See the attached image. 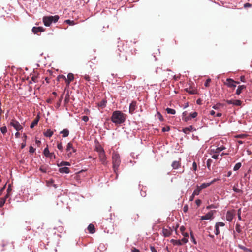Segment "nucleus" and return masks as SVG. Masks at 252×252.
<instances>
[{
    "instance_id": "nucleus-23",
    "label": "nucleus",
    "mask_w": 252,
    "mask_h": 252,
    "mask_svg": "<svg viewBox=\"0 0 252 252\" xmlns=\"http://www.w3.org/2000/svg\"><path fill=\"white\" fill-rule=\"evenodd\" d=\"M88 230L90 233H94L95 231L94 226L92 224L89 225Z\"/></svg>"
},
{
    "instance_id": "nucleus-61",
    "label": "nucleus",
    "mask_w": 252,
    "mask_h": 252,
    "mask_svg": "<svg viewBox=\"0 0 252 252\" xmlns=\"http://www.w3.org/2000/svg\"><path fill=\"white\" fill-rule=\"evenodd\" d=\"M195 203H196V205H197L198 206H200V205L201 204V200H199V199H197V200H196V201H195Z\"/></svg>"
},
{
    "instance_id": "nucleus-40",
    "label": "nucleus",
    "mask_w": 252,
    "mask_h": 252,
    "mask_svg": "<svg viewBox=\"0 0 252 252\" xmlns=\"http://www.w3.org/2000/svg\"><path fill=\"white\" fill-rule=\"evenodd\" d=\"M0 131L2 134H5L7 131V127L6 126H3L1 127Z\"/></svg>"
},
{
    "instance_id": "nucleus-46",
    "label": "nucleus",
    "mask_w": 252,
    "mask_h": 252,
    "mask_svg": "<svg viewBox=\"0 0 252 252\" xmlns=\"http://www.w3.org/2000/svg\"><path fill=\"white\" fill-rule=\"evenodd\" d=\"M219 233H220V230L219 229V226H218L217 225H215V234L217 235Z\"/></svg>"
},
{
    "instance_id": "nucleus-59",
    "label": "nucleus",
    "mask_w": 252,
    "mask_h": 252,
    "mask_svg": "<svg viewBox=\"0 0 252 252\" xmlns=\"http://www.w3.org/2000/svg\"><path fill=\"white\" fill-rule=\"evenodd\" d=\"M185 229H186L185 227L183 226H181L180 228V230L182 233L185 232Z\"/></svg>"
},
{
    "instance_id": "nucleus-51",
    "label": "nucleus",
    "mask_w": 252,
    "mask_h": 252,
    "mask_svg": "<svg viewBox=\"0 0 252 252\" xmlns=\"http://www.w3.org/2000/svg\"><path fill=\"white\" fill-rule=\"evenodd\" d=\"M169 130H170V128L169 126L163 127L162 129V132L168 131Z\"/></svg>"
},
{
    "instance_id": "nucleus-1",
    "label": "nucleus",
    "mask_w": 252,
    "mask_h": 252,
    "mask_svg": "<svg viewBox=\"0 0 252 252\" xmlns=\"http://www.w3.org/2000/svg\"><path fill=\"white\" fill-rule=\"evenodd\" d=\"M111 121L116 124H120L125 121V114L120 111L113 112L111 118Z\"/></svg>"
},
{
    "instance_id": "nucleus-15",
    "label": "nucleus",
    "mask_w": 252,
    "mask_h": 252,
    "mask_svg": "<svg viewBox=\"0 0 252 252\" xmlns=\"http://www.w3.org/2000/svg\"><path fill=\"white\" fill-rule=\"evenodd\" d=\"M74 80V75L72 73H69L67 75V78L66 79L65 82L67 85H69L70 82Z\"/></svg>"
},
{
    "instance_id": "nucleus-28",
    "label": "nucleus",
    "mask_w": 252,
    "mask_h": 252,
    "mask_svg": "<svg viewBox=\"0 0 252 252\" xmlns=\"http://www.w3.org/2000/svg\"><path fill=\"white\" fill-rule=\"evenodd\" d=\"M201 190L202 189H201L200 187L197 186V188L194 190V191L192 193V196H195V195H199Z\"/></svg>"
},
{
    "instance_id": "nucleus-43",
    "label": "nucleus",
    "mask_w": 252,
    "mask_h": 252,
    "mask_svg": "<svg viewBox=\"0 0 252 252\" xmlns=\"http://www.w3.org/2000/svg\"><path fill=\"white\" fill-rule=\"evenodd\" d=\"M212 162V160L211 159H209L207 160V166L208 168H209V167H210Z\"/></svg>"
},
{
    "instance_id": "nucleus-50",
    "label": "nucleus",
    "mask_w": 252,
    "mask_h": 252,
    "mask_svg": "<svg viewBox=\"0 0 252 252\" xmlns=\"http://www.w3.org/2000/svg\"><path fill=\"white\" fill-rule=\"evenodd\" d=\"M82 120L84 122H87L89 120V118L87 116H83L82 117Z\"/></svg>"
},
{
    "instance_id": "nucleus-14",
    "label": "nucleus",
    "mask_w": 252,
    "mask_h": 252,
    "mask_svg": "<svg viewBox=\"0 0 252 252\" xmlns=\"http://www.w3.org/2000/svg\"><path fill=\"white\" fill-rule=\"evenodd\" d=\"M246 88V87L244 85H240L238 87L237 89L236 90V94L237 95H239L244 90H245Z\"/></svg>"
},
{
    "instance_id": "nucleus-27",
    "label": "nucleus",
    "mask_w": 252,
    "mask_h": 252,
    "mask_svg": "<svg viewBox=\"0 0 252 252\" xmlns=\"http://www.w3.org/2000/svg\"><path fill=\"white\" fill-rule=\"evenodd\" d=\"M238 184H237L236 185H235L233 187V190L234 192H237V193H243V191L241 190V189H240L238 188Z\"/></svg>"
},
{
    "instance_id": "nucleus-55",
    "label": "nucleus",
    "mask_w": 252,
    "mask_h": 252,
    "mask_svg": "<svg viewBox=\"0 0 252 252\" xmlns=\"http://www.w3.org/2000/svg\"><path fill=\"white\" fill-rule=\"evenodd\" d=\"M131 252H140V251L135 247H132L131 249Z\"/></svg>"
},
{
    "instance_id": "nucleus-64",
    "label": "nucleus",
    "mask_w": 252,
    "mask_h": 252,
    "mask_svg": "<svg viewBox=\"0 0 252 252\" xmlns=\"http://www.w3.org/2000/svg\"><path fill=\"white\" fill-rule=\"evenodd\" d=\"M240 80L243 82H246L245 77L244 76L242 75L240 77Z\"/></svg>"
},
{
    "instance_id": "nucleus-19",
    "label": "nucleus",
    "mask_w": 252,
    "mask_h": 252,
    "mask_svg": "<svg viewBox=\"0 0 252 252\" xmlns=\"http://www.w3.org/2000/svg\"><path fill=\"white\" fill-rule=\"evenodd\" d=\"M39 116H37L36 118L33 121V122L32 123V124L30 125L31 128H33L35 125H36L38 124V122L39 121Z\"/></svg>"
},
{
    "instance_id": "nucleus-56",
    "label": "nucleus",
    "mask_w": 252,
    "mask_h": 252,
    "mask_svg": "<svg viewBox=\"0 0 252 252\" xmlns=\"http://www.w3.org/2000/svg\"><path fill=\"white\" fill-rule=\"evenodd\" d=\"M252 6V4L249 3H246L245 4H244V7L246 8H248V7H250Z\"/></svg>"
},
{
    "instance_id": "nucleus-53",
    "label": "nucleus",
    "mask_w": 252,
    "mask_h": 252,
    "mask_svg": "<svg viewBox=\"0 0 252 252\" xmlns=\"http://www.w3.org/2000/svg\"><path fill=\"white\" fill-rule=\"evenodd\" d=\"M192 167L194 171H196L197 170V164L195 162H193L192 164Z\"/></svg>"
},
{
    "instance_id": "nucleus-17",
    "label": "nucleus",
    "mask_w": 252,
    "mask_h": 252,
    "mask_svg": "<svg viewBox=\"0 0 252 252\" xmlns=\"http://www.w3.org/2000/svg\"><path fill=\"white\" fill-rule=\"evenodd\" d=\"M186 92L189 93L190 94H196V90L193 89L192 87H189V88H187L185 89Z\"/></svg>"
},
{
    "instance_id": "nucleus-25",
    "label": "nucleus",
    "mask_w": 252,
    "mask_h": 252,
    "mask_svg": "<svg viewBox=\"0 0 252 252\" xmlns=\"http://www.w3.org/2000/svg\"><path fill=\"white\" fill-rule=\"evenodd\" d=\"M95 150L99 154L104 152L103 148L100 145L96 146Z\"/></svg>"
},
{
    "instance_id": "nucleus-35",
    "label": "nucleus",
    "mask_w": 252,
    "mask_h": 252,
    "mask_svg": "<svg viewBox=\"0 0 252 252\" xmlns=\"http://www.w3.org/2000/svg\"><path fill=\"white\" fill-rule=\"evenodd\" d=\"M106 105V101L104 100H102L99 104H98V106L102 107V108H103V107H105Z\"/></svg>"
},
{
    "instance_id": "nucleus-7",
    "label": "nucleus",
    "mask_w": 252,
    "mask_h": 252,
    "mask_svg": "<svg viewBox=\"0 0 252 252\" xmlns=\"http://www.w3.org/2000/svg\"><path fill=\"white\" fill-rule=\"evenodd\" d=\"M99 158L102 164L103 165H106L107 164V158L105 152L99 154Z\"/></svg>"
},
{
    "instance_id": "nucleus-18",
    "label": "nucleus",
    "mask_w": 252,
    "mask_h": 252,
    "mask_svg": "<svg viewBox=\"0 0 252 252\" xmlns=\"http://www.w3.org/2000/svg\"><path fill=\"white\" fill-rule=\"evenodd\" d=\"M59 172L61 173H69L70 170L69 168L67 167H62L59 169Z\"/></svg>"
},
{
    "instance_id": "nucleus-63",
    "label": "nucleus",
    "mask_w": 252,
    "mask_h": 252,
    "mask_svg": "<svg viewBox=\"0 0 252 252\" xmlns=\"http://www.w3.org/2000/svg\"><path fill=\"white\" fill-rule=\"evenodd\" d=\"M58 78H62L63 80H64L65 81H66V77L63 75H59L58 76Z\"/></svg>"
},
{
    "instance_id": "nucleus-48",
    "label": "nucleus",
    "mask_w": 252,
    "mask_h": 252,
    "mask_svg": "<svg viewBox=\"0 0 252 252\" xmlns=\"http://www.w3.org/2000/svg\"><path fill=\"white\" fill-rule=\"evenodd\" d=\"M83 77L84 78L88 81H89L90 80V76L88 74H85L84 76H83Z\"/></svg>"
},
{
    "instance_id": "nucleus-37",
    "label": "nucleus",
    "mask_w": 252,
    "mask_h": 252,
    "mask_svg": "<svg viewBox=\"0 0 252 252\" xmlns=\"http://www.w3.org/2000/svg\"><path fill=\"white\" fill-rule=\"evenodd\" d=\"M223 105L221 103H217L213 106V108L215 110H218L220 106H223Z\"/></svg>"
},
{
    "instance_id": "nucleus-42",
    "label": "nucleus",
    "mask_w": 252,
    "mask_h": 252,
    "mask_svg": "<svg viewBox=\"0 0 252 252\" xmlns=\"http://www.w3.org/2000/svg\"><path fill=\"white\" fill-rule=\"evenodd\" d=\"M211 82V79L208 78L206 80V82H205L204 85L205 87H208L209 86V84Z\"/></svg>"
},
{
    "instance_id": "nucleus-12",
    "label": "nucleus",
    "mask_w": 252,
    "mask_h": 252,
    "mask_svg": "<svg viewBox=\"0 0 252 252\" xmlns=\"http://www.w3.org/2000/svg\"><path fill=\"white\" fill-rule=\"evenodd\" d=\"M191 130H195V129H193V127L191 125L188 127L183 128L182 130L183 132L186 134H189Z\"/></svg>"
},
{
    "instance_id": "nucleus-10",
    "label": "nucleus",
    "mask_w": 252,
    "mask_h": 252,
    "mask_svg": "<svg viewBox=\"0 0 252 252\" xmlns=\"http://www.w3.org/2000/svg\"><path fill=\"white\" fill-rule=\"evenodd\" d=\"M137 108L136 102L135 101H132V102L130 104L129 112L130 114H132L135 109Z\"/></svg>"
},
{
    "instance_id": "nucleus-30",
    "label": "nucleus",
    "mask_w": 252,
    "mask_h": 252,
    "mask_svg": "<svg viewBox=\"0 0 252 252\" xmlns=\"http://www.w3.org/2000/svg\"><path fill=\"white\" fill-rule=\"evenodd\" d=\"M171 241L174 245H175L179 246L182 245V243L181 242V241L180 240L172 239Z\"/></svg>"
},
{
    "instance_id": "nucleus-26",
    "label": "nucleus",
    "mask_w": 252,
    "mask_h": 252,
    "mask_svg": "<svg viewBox=\"0 0 252 252\" xmlns=\"http://www.w3.org/2000/svg\"><path fill=\"white\" fill-rule=\"evenodd\" d=\"M53 134V132L50 129H48L46 132H44V135L47 137H51Z\"/></svg>"
},
{
    "instance_id": "nucleus-36",
    "label": "nucleus",
    "mask_w": 252,
    "mask_h": 252,
    "mask_svg": "<svg viewBox=\"0 0 252 252\" xmlns=\"http://www.w3.org/2000/svg\"><path fill=\"white\" fill-rule=\"evenodd\" d=\"M241 166V163L240 162L237 163L234 166V167L233 168V170L234 171H237V170H238V169H240Z\"/></svg>"
},
{
    "instance_id": "nucleus-62",
    "label": "nucleus",
    "mask_w": 252,
    "mask_h": 252,
    "mask_svg": "<svg viewBox=\"0 0 252 252\" xmlns=\"http://www.w3.org/2000/svg\"><path fill=\"white\" fill-rule=\"evenodd\" d=\"M92 64H94V63H93L92 61H89L88 63H87V65H89L90 67H92Z\"/></svg>"
},
{
    "instance_id": "nucleus-41",
    "label": "nucleus",
    "mask_w": 252,
    "mask_h": 252,
    "mask_svg": "<svg viewBox=\"0 0 252 252\" xmlns=\"http://www.w3.org/2000/svg\"><path fill=\"white\" fill-rule=\"evenodd\" d=\"M189 115H190L191 119L195 118L197 117L198 113L196 112H194L192 113H190Z\"/></svg>"
},
{
    "instance_id": "nucleus-57",
    "label": "nucleus",
    "mask_w": 252,
    "mask_h": 252,
    "mask_svg": "<svg viewBox=\"0 0 252 252\" xmlns=\"http://www.w3.org/2000/svg\"><path fill=\"white\" fill-rule=\"evenodd\" d=\"M150 249L152 252H158L155 248L154 247L151 246Z\"/></svg>"
},
{
    "instance_id": "nucleus-2",
    "label": "nucleus",
    "mask_w": 252,
    "mask_h": 252,
    "mask_svg": "<svg viewBox=\"0 0 252 252\" xmlns=\"http://www.w3.org/2000/svg\"><path fill=\"white\" fill-rule=\"evenodd\" d=\"M112 164L114 172L116 174L117 176H118V171L119 165L121 163V160L120 158V155L117 152H113L112 154Z\"/></svg>"
},
{
    "instance_id": "nucleus-45",
    "label": "nucleus",
    "mask_w": 252,
    "mask_h": 252,
    "mask_svg": "<svg viewBox=\"0 0 252 252\" xmlns=\"http://www.w3.org/2000/svg\"><path fill=\"white\" fill-rule=\"evenodd\" d=\"M57 148L58 149L62 150L63 149V146L61 142H58Z\"/></svg>"
},
{
    "instance_id": "nucleus-47",
    "label": "nucleus",
    "mask_w": 252,
    "mask_h": 252,
    "mask_svg": "<svg viewBox=\"0 0 252 252\" xmlns=\"http://www.w3.org/2000/svg\"><path fill=\"white\" fill-rule=\"evenodd\" d=\"M181 242L182 243V244H185V243H187L188 241V238H183L181 240Z\"/></svg>"
},
{
    "instance_id": "nucleus-34",
    "label": "nucleus",
    "mask_w": 252,
    "mask_h": 252,
    "mask_svg": "<svg viewBox=\"0 0 252 252\" xmlns=\"http://www.w3.org/2000/svg\"><path fill=\"white\" fill-rule=\"evenodd\" d=\"M166 111L168 114H175L176 113V111L174 109L169 108H166Z\"/></svg>"
},
{
    "instance_id": "nucleus-5",
    "label": "nucleus",
    "mask_w": 252,
    "mask_h": 252,
    "mask_svg": "<svg viewBox=\"0 0 252 252\" xmlns=\"http://www.w3.org/2000/svg\"><path fill=\"white\" fill-rule=\"evenodd\" d=\"M66 150L68 153L67 155L69 157L72 155L73 153L76 152V150L73 147L72 144L71 142L67 144Z\"/></svg>"
},
{
    "instance_id": "nucleus-24",
    "label": "nucleus",
    "mask_w": 252,
    "mask_h": 252,
    "mask_svg": "<svg viewBox=\"0 0 252 252\" xmlns=\"http://www.w3.org/2000/svg\"><path fill=\"white\" fill-rule=\"evenodd\" d=\"M226 218L227 220L229 221H232L233 218V214L231 212L228 211L226 214Z\"/></svg>"
},
{
    "instance_id": "nucleus-22",
    "label": "nucleus",
    "mask_w": 252,
    "mask_h": 252,
    "mask_svg": "<svg viewBox=\"0 0 252 252\" xmlns=\"http://www.w3.org/2000/svg\"><path fill=\"white\" fill-rule=\"evenodd\" d=\"M187 112H184L183 113V117L182 119L183 120L185 121V122H188V121H189L191 120V118L190 116V115L189 116H186Z\"/></svg>"
},
{
    "instance_id": "nucleus-11",
    "label": "nucleus",
    "mask_w": 252,
    "mask_h": 252,
    "mask_svg": "<svg viewBox=\"0 0 252 252\" xmlns=\"http://www.w3.org/2000/svg\"><path fill=\"white\" fill-rule=\"evenodd\" d=\"M44 30L42 27H34L32 29V31L34 34H37L39 32H43Z\"/></svg>"
},
{
    "instance_id": "nucleus-54",
    "label": "nucleus",
    "mask_w": 252,
    "mask_h": 252,
    "mask_svg": "<svg viewBox=\"0 0 252 252\" xmlns=\"http://www.w3.org/2000/svg\"><path fill=\"white\" fill-rule=\"evenodd\" d=\"M39 170L41 171L43 173L46 172V169L43 166L40 167Z\"/></svg>"
},
{
    "instance_id": "nucleus-39",
    "label": "nucleus",
    "mask_w": 252,
    "mask_h": 252,
    "mask_svg": "<svg viewBox=\"0 0 252 252\" xmlns=\"http://www.w3.org/2000/svg\"><path fill=\"white\" fill-rule=\"evenodd\" d=\"M64 22L70 25H74L75 24L74 21L70 20H66Z\"/></svg>"
},
{
    "instance_id": "nucleus-49",
    "label": "nucleus",
    "mask_w": 252,
    "mask_h": 252,
    "mask_svg": "<svg viewBox=\"0 0 252 252\" xmlns=\"http://www.w3.org/2000/svg\"><path fill=\"white\" fill-rule=\"evenodd\" d=\"M216 225H217L218 226H224L225 225V224L223 222H217L216 223Z\"/></svg>"
},
{
    "instance_id": "nucleus-60",
    "label": "nucleus",
    "mask_w": 252,
    "mask_h": 252,
    "mask_svg": "<svg viewBox=\"0 0 252 252\" xmlns=\"http://www.w3.org/2000/svg\"><path fill=\"white\" fill-rule=\"evenodd\" d=\"M158 118L161 121H162L163 120V118L162 116V115H161V114L160 113H158Z\"/></svg>"
},
{
    "instance_id": "nucleus-9",
    "label": "nucleus",
    "mask_w": 252,
    "mask_h": 252,
    "mask_svg": "<svg viewBox=\"0 0 252 252\" xmlns=\"http://www.w3.org/2000/svg\"><path fill=\"white\" fill-rule=\"evenodd\" d=\"M215 211H211L207 213L205 215L201 217V220H209L212 218L213 213Z\"/></svg>"
},
{
    "instance_id": "nucleus-38",
    "label": "nucleus",
    "mask_w": 252,
    "mask_h": 252,
    "mask_svg": "<svg viewBox=\"0 0 252 252\" xmlns=\"http://www.w3.org/2000/svg\"><path fill=\"white\" fill-rule=\"evenodd\" d=\"M63 94L61 95V96H60V98L59 99V101H58V102L57 103V106L58 107H59L61 105V103L62 100L63 99Z\"/></svg>"
},
{
    "instance_id": "nucleus-20",
    "label": "nucleus",
    "mask_w": 252,
    "mask_h": 252,
    "mask_svg": "<svg viewBox=\"0 0 252 252\" xmlns=\"http://www.w3.org/2000/svg\"><path fill=\"white\" fill-rule=\"evenodd\" d=\"M43 154L46 157H48V156H50L51 155H54L53 153H50L48 147L44 149Z\"/></svg>"
},
{
    "instance_id": "nucleus-6",
    "label": "nucleus",
    "mask_w": 252,
    "mask_h": 252,
    "mask_svg": "<svg viewBox=\"0 0 252 252\" xmlns=\"http://www.w3.org/2000/svg\"><path fill=\"white\" fill-rule=\"evenodd\" d=\"M225 84L230 88H235V81L231 78H227L225 82Z\"/></svg>"
},
{
    "instance_id": "nucleus-33",
    "label": "nucleus",
    "mask_w": 252,
    "mask_h": 252,
    "mask_svg": "<svg viewBox=\"0 0 252 252\" xmlns=\"http://www.w3.org/2000/svg\"><path fill=\"white\" fill-rule=\"evenodd\" d=\"M211 185V183H204L202 184L199 187L201 189H203L207 188V187Z\"/></svg>"
},
{
    "instance_id": "nucleus-58",
    "label": "nucleus",
    "mask_w": 252,
    "mask_h": 252,
    "mask_svg": "<svg viewBox=\"0 0 252 252\" xmlns=\"http://www.w3.org/2000/svg\"><path fill=\"white\" fill-rule=\"evenodd\" d=\"M182 234L184 236V238H188L189 237V234L187 232L182 233Z\"/></svg>"
},
{
    "instance_id": "nucleus-32",
    "label": "nucleus",
    "mask_w": 252,
    "mask_h": 252,
    "mask_svg": "<svg viewBox=\"0 0 252 252\" xmlns=\"http://www.w3.org/2000/svg\"><path fill=\"white\" fill-rule=\"evenodd\" d=\"M71 164L69 162L62 161L60 164H58V166H70Z\"/></svg>"
},
{
    "instance_id": "nucleus-3",
    "label": "nucleus",
    "mask_w": 252,
    "mask_h": 252,
    "mask_svg": "<svg viewBox=\"0 0 252 252\" xmlns=\"http://www.w3.org/2000/svg\"><path fill=\"white\" fill-rule=\"evenodd\" d=\"M59 19L58 15L44 16L43 22L45 26L49 27L52 22L56 23Z\"/></svg>"
},
{
    "instance_id": "nucleus-8",
    "label": "nucleus",
    "mask_w": 252,
    "mask_h": 252,
    "mask_svg": "<svg viewBox=\"0 0 252 252\" xmlns=\"http://www.w3.org/2000/svg\"><path fill=\"white\" fill-rule=\"evenodd\" d=\"M226 102L228 104H233L235 106H240L242 104V101L240 100H227Z\"/></svg>"
},
{
    "instance_id": "nucleus-13",
    "label": "nucleus",
    "mask_w": 252,
    "mask_h": 252,
    "mask_svg": "<svg viewBox=\"0 0 252 252\" xmlns=\"http://www.w3.org/2000/svg\"><path fill=\"white\" fill-rule=\"evenodd\" d=\"M172 230L170 228H163L162 233L165 237H168L171 234Z\"/></svg>"
},
{
    "instance_id": "nucleus-21",
    "label": "nucleus",
    "mask_w": 252,
    "mask_h": 252,
    "mask_svg": "<svg viewBox=\"0 0 252 252\" xmlns=\"http://www.w3.org/2000/svg\"><path fill=\"white\" fill-rule=\"evenodd\" d=\"M61 134H62L63 137H66L69 135V131L67 129H64L60 132Z\"/></svg>"
},
{
    "instance_id": "nucleus-44",
    "label": "nucleus",
    "mask_w": 252,
    "mask_h": 252,
    "mask_svg": "<svg viewBox=\"0 0 252 252\" xmlns=\"http://www.w3.org/2000/svg\"><path fill=\"white\" fill-rule=\"evenodd\" d=\"M239 247L241 249L243 250H244L245 251H247V252H248V251H250L249 249H248L246 247H244L243 246H242V245H239Z\"/></svg>"
},
{
    "instance_id": "nucleus-52",
    "label": "nucleus",
    "mask_w": 252,
    "mask_h": 252,
    "mask_svg": "<svg viewBox=\"0 0 252 252\" xmlns=\"http://www.w3.org/2000/svg\"><path fill=\"white\" fill-rule=\"evenodd\" d=\"M35 149L32 146H30V150H29L30 153H33L35 152Z\"/></svg>"
},
{
    "instance_id": "nucleus-4",
    "label": "nucleus",
    "mask_w": 252,
    "mask_h": 252,
    "mask_svg": "<svg viewBox=\"0 0 252 252\" xmlns=\"http://www.w3.org/2000/svg\"><path fill=\"white\" fill-rule=\"evenodd\" d=\"M10 126L13 127L17 131H19L23 129V126L20 124L15 119H12L9 124Z\"/></svg>"
},
{
    "instance_id": "nucleus-31",
    "label": "nucleus",
    "mask_w": 252,
    "mask_h": 252,
    "mask_svg": "<svg viewBox=\"0 0 252 252\" xmlns=\"http://www.w3.org/2000/svg\"><path fill=\"white\" fill-rule=\"evenodd\" d=\"M225 149V147L223 146H222L221 147H218L216 150H215V153L216 154H219V153H220L221 151H222V150H224Z\"/></svg>"
},
{
    "instance_id": "nucleus-16",
    "label": "nucleus",
    "mask_w": 252,
    "mask_h": 252,
    "mask_svg": "<svg viewBox=\"0 0 252 252\" xmlns=\"http://www.w3.org/2000/svg\"><path fill=\"white\" fill-rule=\"evenodd\" d=\"M172 167L174 169H178L181 166V162L180 161H174L172 162Z\"/></svg>"
},
{
    "instance_id": "nucleus-29",
    "label": "nucleus",
    "mask_w": 252,
    "mask_h": 252,
    "mask_svg": "<svg viewBox=\"0 0 252 252\" xmlns=\"http://www.w3.org/2000/svg\"><path fill=\"white\" fill-rule=\"evenodd\" d=\"M8 197V195H6L5 197L0 199V207H2L5 203L6 199Z\"/></svg>"
}]
</instances>
